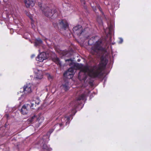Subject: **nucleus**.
I'll list each match as a JSON object with an SVG mask.
<instances>
[{"label":"nucleus","instance_id":"nucleus-1","mask_svg":"<svg viewBox=\"0 0 151 151\" xmlns=\"http://www.w3.org/2000/svg\"><path fill=\"white\" fill-rule=\"evenodd\" d=\"M86 93H84L80 95L75 101L69 104L68 108H71L70 109L71 110V112L60 117L61 114L60 113V112H59V111L56 112L55 115L56 117H55V119L57 120L60 119L62 123L59 124L58 123L55 124L54 127H60L64 124L65 122L66 125L68 124L70 121L73 119L72 116L74 115L76 112V109L78 105L80 104L81 103V101H86Z\"/></svg>","mask_w":151,"mask_h":151},{"label":"nucleus","instance_id":"nucleus-2","mask_svg":"<svg viewBox=\"0 0 151 151\" xmlns=\"http://www.w3.org/2000/svg\"><path fill=\"white\" fill-rule=\"evenodd\" d=\"M107 64L106 60H101L99 65L95 66L91 69H90L87 66L83 67L79 73L78 79L81 81H84L88 76L92 78L101 77L102 75V71Z\"/></svg>","mask_w":151,"mask_h":151},{"label":"nucleus","instance_id":"nucleus-3","mask_svg":"<svg viewBox=\"0 0 151 151\" xmlns=\"http://www.w3.org/2000/svg\"><path fill=\"white\" fill-rule=\"evenodd\" d=\"M103 42L101 40H100L96 42L91 48V52L93 54H98L100 51L104 50L102 47Z\"/></svg>","mask_w":151,"mask_h":151},{"label":"nucleus","instance_id":"nucleus-4","mask_svg":"<svg viewBox=\"0 0 151 151\" xmlns=\"http://www.w3.org/2000/svg\"><path fill=\"white\" fill-rule=\"evenodd\" d=\"M38 5L43 13L47 17H50L52 16L54 14V13L55 14L56 12V11L55 10L52 12V9L48 7L45 8L42 7L41 4H39Z\"/></svg>","mask_w":151,"mask_h":151},{"label":"nucleus","instance_id":"nucleus-5","mask_svg":"<svg viewBox=\"0 0 151 151\" xmlns=\"http://www.w3.org/2000/svg\"><path fill=\"white\" fill-rule=\"evenodd\" d=\"M49 56V54L45 52H42L40 53L36 58L37 61L40 62H42L44 60L47 59Z\"/></svg>","mask_w":151,"mask_h":151},{"label":"nucleus","instance_id":"nucleus-6","mask_svg":"<svg viewBox=\"0 0 151 151\" xmlns=\"http://www.w3.org/2000/svg\"><path fill=\"white\" fill-rule=\"evenodd\" d=\"M73 30L74 34L78 36H80L83 32L82 27L81 25H78L74 27L73 29Z\"/></svg>","mask_w":151,"mask_h":151},{"label":"nucleus","instance_id":"nucleus-7","mask_svg":"<svg viewBox=\"0 0 151 151\" xmlns=\"http://www.w3.org/2000/svg\"><path fill=\"white\" fill-rule=\"evenodd\" d=\"M74 71L73 68H70L64 73V76L68 78H70L73 77L74 74Z\"/></svg>","mask_w":151,"mask_h":151},{"label":"nucleus","instance_id":"nucleus-8","mask_svg":"<svg viewBox=\"0 0 151 151\" xmlns=\"http://www.w3.org/2000/svg\"><path fill=\"white\" fill-rule=\"evenodd\" d=\"M30 108V105L29 104L24 105L22 107L20 110V112L22 114L25 115L28 113Z\"/></svg>","mask_w":151,"mask_h":151},{"label":"nucleus","instance_id":"nucleus-9","mask_svg":"<svg viewBox=\"0 0 151 151\" xmlns=\"http://www.w3.org/2000/svg\"><path fill=\"white\" fill-rule=\"evenodd\" d=\"M32 85L30 83H27L23 87V91L25 93H31L32 91Z\"/></svg>","mask_w":151,"mask_h":151},{"label":"nucleus","instance_id":"nucleus-10","mask_svg":"<svg viewBox=\"0 0 151 151\" xmlns=\"http://www.w3.org/2000/svg\"><path fill=\"white\" fill-rule=\"evenodd\" d=\"M59 26L61 29L65 30L68 28V24L66 20L63 19L60 22Z\"/></svg>","mask_w":151,"mask_h":151},{"label":"nucleus","instance_id":"nucleus-11","mask_svg":"<svg viewBox=\"0 0 151 151\" xmlns=\"http://www.w3.org/2000/svg\"><path fill=\"white\" fill-rule=\"evenodd\" d=\"M108 28L106 29H104V32L106 34H111L113 31L114 25L113 23L111 22L109 24H108Z\"/></svg>","mask_w":151,"mask_h":151},{"label":"nucleus","instance_id":"nucleus-12","mask_svg":"<svg viewBox=\"0 0 151 151\" xmlns=\"http://www.w3.org/2000/svg\"><path fill=\"white\" fill-rule=\"evenodd\" d=\"M34 72L36 75L35 78L38 79H41L42 77V72L41 70H39L37 68L34 69Z\"/></svg>","mask_w":151,"mask_h":151},{"label":"nucleus","instance_id":"nucleus-13","mask_svg":"<svg viewBox=\"0 0 151 151\" xmlns=\"http://www.w3.org/2000/svg\"><path fill=\"white\" fill-rule=\"evenodd\" d=\"M24 2L27 7H29L30 6H33L34 5V3L32 0H25Z\"/></svg>","mask_w":151,"mask_h":151},{"label":"nucleus","instance_id":"nucleus-14","mask_svg":"<svg viewBox=\"0 0 151 151\" xmlns=\"http://www.w3.org/2000/svg\"><path fill=\"white\" fill-rule=\"evenodd\" d=\"M42 44V41L40 38H37L35 40L34 45L35 46H39Z\"/></svg>","mask_w":151,"mask_h":151},{"label":"nucleus","instance_id":"nucleus-15","mask_svg":"<svg viewBox=\"0 0 151 151\" xmlns=\"http://www.w3.org/2000/svg\"><path fill=\"white\" fill-rule=\"evenodd\" d=\"M60 87L61 89H63L65 91H67L69 89L68 82H66L64 84H63Z\"/></svg>","mask_w":151,"mask_h":151},{"label":"nucleus","instance_id":"nucleus-16","mask_svg":"<svg viewBox=\"0 0 151 151\" xmlns=\"http://www.w3.org/2000/svg\"><path fill=\"white\" fill-rule=\"evenodd\" d=\"M42 149L45 150V151H51L52 149L49 147V146L47 145L46 144H44L42 146Z\"/></svg>","mask_w":151,"mask_h":151},{"label":"nucleus","instance_id":"nucleus-17","mask_svg":"<svg viewBox=\"0 0 151 151\" xmlns=\"http://www.w3.org/2000/svg\"><path fill=\"white\" fill-rule=\"evenodd\" d=\"M53 60L55 63L59 66L61 65V63L59 59L57 57H55L53 59Z\"/></svg>","mask_w":151,"mask_h":151},{"label":"nucleus","instance_id":"nucleus-18","mask_svg":"<svg viewBox=\"0 0 151 151\" xmlns=\"http://www.w3.org/2000/svg\"><path fill=\"white\" fill-rule=\"evenodd\" d=\"M96 37H92L88 41V44L89 45H91L93 44V42H94V40Z\"/></svg>","mask_w":151,"mask_h":151},{"label":"nucleus","instance_id":"nucleus-19","mask_svg":"<svg viewBox=\"0 0 151 151\" xmlns=\"http://www.w3.org/2000/svg\"><path fill=\"white\" fill-rule=\"evenodd\" d=\"M25 95L23 94L22 95L21 97L19 98L18 99V100L20 101L19 103H21V102L24 100V99L25 98Z\"/></svg>","mask_w":151,"mask_h":151},{"label":"nucleus","instance_id":"nucleus-20","mask_svg":"<svg viewBox=\"0 0 151 151\" xmlns=\"http://www.w3.org/2000/svg\"><path fill=\"white\" fill-rule=\"evenodd\" d=\"M35 117V116H34L32 117H31L29 118L27 120V122L28 123H31L33 121Z\"/></svg>","mask_w":151,"mask_h":151},{"label":"nucleus","instance_id":"nucleus-21","mask_svg":"<svg viewBox=\"0 0 151 151\" xmlns=\"http://www.w3.org/2000/svg\"><path fill=\"white\" fill-rule=\"evenodd\" d=\"M19 17H16L14 18V20L15 23L17 24H18L19 23Z\"/></svg>","mask_w":151,"mask_h":151},{"label":"nucleus","instance_id":"nucleus-22","mask_svg":"<svg viewBox=\"0 0 151 151\" xmlns=\"http://www.w3.org/2000/svg\"><path fill=\"white\" fill-rule=\"evenodd\" d=\"M25 13L26 14V15L31 20H32L33 19L31 14H30L29 12H25Z\"/></svg>","mask_w":151,"mask_h":151},{"label":"nucleus","instance_id":"nucleus-23","mask_svg":"<svg viewBox=\"0 0 151 151\" xmlns=\"http://www.w3.org/2000/svg\"><path fill=\"white\" fill-rule=\"evenodd\" d=\"M34 102L35 104L37 105H38L40 104V102L39 99L38 98H37L35 100V101H34Z\"/></svg>","mask_w":151,"mask_h":151},{"label":"nucleus","instance_id":"nucleus-24","mask_svg":"<svg viewBox=\"0 0 151 151\" xmlns=\"http://www.w3.org/2000/svg\"><path fill=\"white\" fill-rule=\"evenodd\" d=\"M65 60L66 62H69L68 64L70 65H71L72 63V61L71 59L66 60Z\"/></svg>","mask_w":151,"mask_h":151},{"label":"nucleus","instance_id":"nucleus-25","mask_svg":"<svg viewBox=\"0 0 151 151\" xmlns=\"http://www.w3.org/2000/svg\"><path fill=\"white\" fill-rule=\"evenodd\" d=\"M30 108H32V109H33V107L35 105H36V104H35L34 102V101H32V102L30 103Z\"/></svg>","mask_w":151,"mask_h":151},{"label":"nucleus","instance_id":"nucleus-26","mask_svg":"<svg viewBox=\"0 0 151 151\" xmlns=\"http://www.w3.org/2000/svg\"><path fill=\"white\" fill-rule=\"evenodd\" d=\"M47 77H48V79L49 80H51L52 79V77L49 74H48L47 75Z\"/></svg>","mask_w":151,"mask_h":151},{"label":"nucleus","instance_id":"nucleus-27","mask_svg":"<svg viewBox=\"0 0 151 151\" xmlns=\"http://www.w3.org/2000/svg\"><path fill=\"white\" fill-rule=\"evenodd\" d=\"M54 129H52L49 131V132L47 133V135L50 134L51 133H52L54 130Z\"/></svg>","mask_w":151,"mask_h":151},{"label":"nucleus","instance_id":"nucleus-28","mask_svg":"<svg viewBox=\"0 0 151 151\" xmlns=\"http://www.w3.org/2000/svg\"><path fill=\"white\" fill-rule=\"evenodd\" d=\"M31 25H32V27L33 29L35 28V26L34 25V24H33V19H32V20L31 21Z\"/></svg>","mask_w":151,"mask_h":151},{"label":"nucleus","instance_id":"nucleus-29","mask_svg":"<svg viewBox=\"0 0 151 151\" xmlns=\"http://www.w3.org/2000/svg\"><path fill=\"white\" fill-rule=\"evenodd\" d=\"M119 39L120 40V41L118 42L119 44L122 43L123 42V39L122 38H119Z\"/></svg>","mask_w":151,"mask_h":151},{"label":"nucleus","instance_id":"nucleus-30","mask_svg":"<svg viewBox=\"0 0 151 151\" xmlns=\"http://www.w3.org/2000/svg\"><path fill=\"white\" fill-rule=\"evenodd\" d=\"M81 3L83 4H85V2L84 0H81Z\"/></svg>","mask_w":151,"mask_h":151},{"label":"nucleus","instance_id":"nucleus-31","mask_svg":"<svg viewBox=\"0 0 151 151\" xmlns=\"http://www.w3.org/2000/svg\"><path fill=\"white\" fill-rule=\"evenodd\" d=\"M99 24H101L102 23V21L101 19H100L99 20Z\"/></svg>","mask_w":151,"mask_h":151},{"label":"nucleus","instance_id":"nucleus-32","mask_svg":"<svg viewBox=\"0 0 151 151\" xmlns=\"http://www.w3.org/2000/svg\"><path fill=\"white\" fill-rule=\"evenodd\" d=\"M35 56V55H31V57L32 58H33Z\"/></svg>","mask_w":151,"mask_h":151},{"label":"nucleus","instance_id":"nucleus-33","mask_svg":"<svg viewBox=\"0 0 151 151\" xmlns=\"http://www.w3.org/2000/svg\"><path fill=\"white\" fill-rule=\"evenodd\" d=\"M98 7V8H99V10L100 11H101V8L99 6Z\"/></svg>","mask_w":151,"mask_h":151},{"label":"nucleus","instance_id":"nucleus-34","mask_svg":"<svg viewBox=\"0 0 151 151\" xmlns=\"http://www.w3.org/2000/svg\"><path fill=\"white\" fill-rule=\"evenodd\" d=\"M106 79H105V80H104V85L105 84V83H106Z\"/></svg>","mask_w":151,"mask_h":151},{"label":"nucleus","instance_id":"nucleus-35","mask_svg":"<svg viewBox=\"0 0 151 151\" xmlns=\"http://www.w3.org/2000/svg\"><path fill=\"white\" fill-rule=\"evenodd\" d=\"M11 109V110H10L9 111L10 112H12V108H11L10 109Z\"/></svg>","mask_w":151,"mask_h":151},{"label":"nucleus","instance_id":"nucleus-36","mask_svg":"<svg viewBox=\"0 0 151 151\" xmlns=\"http://www.w3.org/2000/svg\"><path fill=\"white\" fill-rule=\"evenodd\" d=\"M0 151H3V150L0 148Z\"/></svg>","mask_w":151,"mask_h":151},{"label":"nucleus","instance_id":"nucleus-37","mask_svg":"<svg viewBox=\"0 0 151 151\" xmlns=\"http://www.w3.org/2000/svg\"><path fill=\"white\" fill-rule=\"evenodd\" d=\"M80 60L79 59H78V62H79L80 61Z\"/></svg>","mask_w":151,"mask_h":151},{"label":"nucleus","instance_id":"nucleus-38","mask_svg":"<svg viewBox=\"0 0 151 151\" xmlns=\"http://www.w3.org/2000/svg\"><path fill=\"white\" fill-rule=\"evenodd\" d=\"M25 35H28V33H26Z\"/></svg>","mask_w":151,"mask_h":151},{"label":"nucleus","instance_id":"nucleus-39","mask_svg":"<svg viewBox=\"0 0 151 151\" xmlns=\"http://www.w3.org/2000/svg\"><path fill=\"white\" fill-rule=\"evenodd\" d=\"M24 37L25 38H26V39H27V37H24Z\"/></svg>","mask_w":151,"mask_h":151},{"label":"nucleus","instance_id":"nucleus-40","mask_svg":"<svg viewBox=\"0 0 151 151\" xmlns=\"http://www.w3.org/2000/svg\"><path fill=\"white\" fill-rule=\"evenodd\" d=\"M98 19L97 20V21H98V22H99L98 21Z\"/></svg>","mask_w":151,"mask_h":151},{"label":"nucleus","instance_id":"nucleus-41","mask_svg":"<svg viewBox=\"0 0 151 151\" xmlns=\"http://www.w3.org/2000/svg\"><path fill=\"white\" fill-rule=\"evenodd\" d=\"M8 108H8V107H7V109H8Z\"/></svg>","mask_w":151,"mask_h":151}]
</instances>
